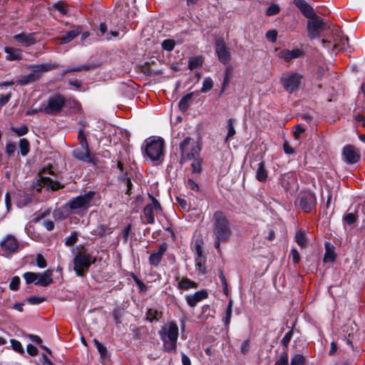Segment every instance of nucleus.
Listing matches in <instances>:
<instances>
[{
  "label": "nucleus",
  "instance_id": "obj_1",
  "mask_svg": "<svg viewBox=\"0 0 365 365\" xmlns=\"http://www.w3.org/2000/svg\"><path fill=\"white\" fill-rule=\"evenodd\" d=\"M212 232L215 237L214 246L220 253V243L228 242L232 235L231 224L226 215L220 210L213 214Z\"/></svg>",
  "mask_w": 365,
  "mask_h": 365
},
{
  "label": "nucleus",
  "instance_id": "obj_2",
  "mask_svg": "<svg viewBox=\"0 0 365 365\" xmlns=\"http://www.w3.org/2000/svg\"><path fill=\"white\" fill-rule=\"evenodd\" d=\"M181 155L180 163L192 160L191 167L192 173L200 174L202 168V160L199 158L200 148L190 137H186L180 144Z\"/></svg>",
  "mask_w": 365,
  "mask_h": 365
},
{
  "label": "nucleus",
  "instance_id": "obj_3",
  "mask_svg": "<svg viewBox=\"0 0 365 365\" xmlns=\"http://www.w3.org/2000/svg\"><path fill=\"white\" fill-rule=\"evenodd\" d=\"M158 335L163 342V348L165 351H176L179 328L175 321H168L161 326L158 331Z\"/></svg>",
  "mask_w": 365,
  "mask_h": 365
},
{
  "label": "nucleus",
  "instance_id": "obj_4",
  "mask_svg": "<svg viewBox=\"0 0 365 365\" xmlns=\"http://www.w3.org/2000/svg\"><path fill=\"white\" fill-rule=\"evenodd\" d=\"M143 150L150 160H160L163 156L164 140L160 138H148L144 143Z\"/></svg>",
  "mask_w": 365,
  "mask_h": 365
},
{
  "label": "nucleus",
  "instance_id": "obj_5",
  "mask_svg": "<svg viewBox=\"0 0 365 365\" xmlns=\"http://www.w3.org/2000/svg\"><path fill=\"white\" fill-rule=\"evenodd\" d=\"M95 259L85 251H80L73 258V269L78 276L83 277L90 266L95 262Z\"/></svg>",
  "mask_w": 365,
  "mask_h": 365
},
{
  "label": "nucleus",
  "instance_id": "obj_6",
  "mask_svg": "<svg viewBox=\"0 0 365 365\" xmlns=\"http://www.w3.org/2000/svg\"><path fill=\"white\" fill-rule=\"evenodd\" d=\"M302 78L298 72L288 71L282 75L280 83L287 92L292 93L299 89Z\"/></svg>",
  "mask_w": 365,
  "mask_h": 365
},
{
  "label": "nucleus",
  "instance_id": "obj_7",
  "mask_svg": "<svg viewBox=\"0 0 365 365\" xmlns=\"http://www.w3.org/2000/svg\"><path fill=\"white\" fill-rule=\"evenodd\" d=\"M329 29L327 24L319 16L314 15V17L309 18L307 22V31L311 38L318 37L321 32Z\"/></svg>",
  "mask_w": 365,
  "mask_h": 365
},
{
  "label": "nucleus",
  "instance_id": "obj_8",
  "mask_svg": "<svg viewBox=\"0 0 365 365\" xmlns=\"http://www.w3.org/2000/svg\"><path fill=\"white\" fill-rule=\"evenodd\" d=\"M66 103L65 98L57 94L48 98L46 106L43 108V111L48 115H56L60 113Z\"/></svg>",
  "mask_w": 365,
  "mask_h": 365
},
{
  "label": "nucleus",
  "instance_id": "obj_9",
  "mask_svg": "<svg viewBox=\"0 0 365 365\" xmlns=\"http://www.w3.org/2000/svg\"><path fill=\"white\" fill-rule=\"evenodd\" d=\"M0 246L2 255L7 257L18 251L19 243L14 235H8L1 241Z\"/></svg>",
  "mask_w": 365,
  "mask_h": 365
},
{
  "label": "nucleus",
  "instance_id": "obj_10",
  "mask_svg": "<svg viewBox=\"0 0 365 365\" xmlns=\"http://www.w3.org/2000/svg\"><path fill=\"white\" fill-rule=\"evenodd\" d=\"M95 192L89 191L83 195H79L69 202V207L72 210L87 209L95 195Z\"/></svg>",
  "mask_w": 365,
  "mask_h": 365
},
{
  "label": "nucleus",
  "instance_id": "obj_11",
  "mask_svg": "<svg viewBox=\"0 0 365 365\" xmlns=\"http://www.w3.org/2000/svg\"><path fill=\"white\" fill-rule=\"evenodd\" d=\"M47 175H53L51 168H45L39 173V182L40 186H46L48 188H51L53 190H58L60 187L59 183L56 181L53 180Z\"/></svg>",
  "mask_w": 365,
  "mask_h": 365
},
{
  "label": "nucleus",
  "instance_id": "obj_12",
  "mask_svg": "<svg viewBox=\"0 0 365 365\" xmlns=\"http://www.w3.org/2000/svg\"><path fill=\"white\" fill-rule=\"evenodd\" d=\"M215 52L218 60L223 64H227L230 61V52L225 42L222 39L215 41Z\"/></svg>",
  "mask_w": 365,
  "mask_h": 365
},
{
  "label": "nucleus",
  "instance_id": "obj_13",
  "mask_svg": "<svg viewBox=\"0 0 365 365\" xmlns=\"http://www.w3.org/2000/svg\"><path fill=\"white\" fill-rule=\"evenodd\" d=\"M152 200V203L147 205L144 210L143 214L146 220V222L148 224H153L155 222L154 212H158L161 210V206L159 202L154 198L152 195H150Z\"/></svg>",
  "mask_w": 365,
  "mask_h": 365
},
{
  "label": "nucleus",
  "instance_id": "obj_14",
  "mask_svg": "<svg viewBox=\"0 0 365 365\" xmlns=\"http://www.w3.org/2000/svg\"><path fill=\"white\" fill-rule=\"evenodd\" d=\"M317 200L315 195L311 192L302 193L299 197V205L305 212H309L316 207Z\"/></svg>",
  "mask_w": 365,
  "mask_h": 365
},
{
  "label": "nucleus",
  "instance_id": "obj_15",
  "mask_svg": "<svg viewBox=\"0 0 365 365\" xmlns=\"http://www.w3.org/2000/svg\"><path fill=\"white\" fill-rule=\"evenodd\" d=\"M168 249V245L163 242L159 245L158 250L153 252L149 257V263L150 265L157 267L161 262L165 252Z\"/></svg>",
  "mask_w": 365,
  "mask_h": 365
},
{
  "label": "nucleus",
  "instance_id": "obj_16",
  "mask_svg": "<svg viewBox=\"0 0 365 365\" xmlns=\"http://www.w3.org/2000/svg\"><path fill=\"white\" fill-rule=\"evenodd\" d=\"M344 160L349 164L356 163L359 158V154L356 151L355 148L351 145L344 147L343 150Z\"/></svg>",
  "mask_w": 365,
  "mask_h": 365
},
{
  "label": "nucleus",
  "instance_id": "obj_17",
  "mask_svg": "<svg viewBox=\"0 0 365 365\" xmlns=\"http://www.w3.org/2000/svg\"><path fill=\"white\" fill-rule=\"evenodd\" d=\"M294 4L307 18L314 17V10L304 0H294Z\"/></svg>",
  "mask_w": 365,
  "mask_h": 365
},
{
  "label": "nucleus",
  "instance_id": "obj_18",
  "mask_svg": "<svg viewBox=\"0 0 365 365\" xmlns=\"http://www.w3.org/2000/svg\"><path fill=\"white\" fill-rule=\"evenodd\" d=\"M207 297V293L205 290L196 292L193 294L187 295L185 297L187 304L194 307L198 302Z\"/></svg>",
  "mask_w": 365,
  "mask_h": 365
},
{
  "label": "nucleus",
  "instance_id": "obj_19",
  "mask_svg": "<svg viewBox=\"0 0 365 365\" xmlns=\"http://www.w3.org/2000/svg\"><path fill=\"white\" fill-rule=\"evenodd\" d=\"M52 273L53 271L50 269H46L43 273H37L38 278L36 281V284L42 287H47L50 284L53 282L52 279Z\"/></svg>",
  "mask_w": 365,
  "mask_h": 365
},
{
  "label": "nucleus",
  "instance_id": "obj_20",
  "mask_svg": "<svg viewBox=\"0 0 365 365\" xmlns=\"http://www.w3.org/2000/svg\"><path fill=\"white\" fill-rule=\"evenodd\" d=\"M73 155L76 159L83 162L91 163L93 161L90 149L77 148L73 150Z\"/></svg>",
  "mask_w": 365,
  "mask_h": 365
},
{
  "label": "nucleus",
  "instance_id": "obj_21",
  "mask_svg": "<svg viewBox=\"0 0 365 365\" xmlns=\"http://www.w3.org/2000/svg\"><path fill=\"white\" fill-rule=\"evenodd\" d=\"M14 38L18 41L23 46H30L35 43L36 39L34 38V34H19L14 36Z\"/></svg>",
  "mask_w": 365,
  "mask_h": 365
},
{
  "label": "nucleus",
  "instance_id": "obj_22",
  "mask_svg": "<svg viewBox=\"0 0 365 365\" xmlns=\"http://www.w3.org/2000/svg\"><path fill=\"white\" fill-rule=\"evenodd\" d=\"M302 52L298 48L292 51L288 49H283L278 53V56L287 61L297 58L302 55Z\"/></svg>",
  "mask_w": 365,
  "mask_h": 365
},
{
  "label": "nucleus",
  "instance_id": "obj_23",
  "mask_svg": "<svg viewBox=\"0 0 365 365\" xmlns=\"http://www.w3.org/2000/svg\"><path fill=\"white\" fill-rule=\"evenodd\" d=\"M4 51L6 53V59L8 61H18L22 58V51L21 49L6 46Z\"/></svg>",
  "mask_w": 365,
  "mask_h": 365
},
{
  "label": "nucleus",
  "instance_id": "obj_24",
  "mask_svg": "<svg viewBox=\"0 0 365 365\" xmlns=\"http://www.w3.org/2000/svg\"><path fill=\"white\" fill-rule=\"evenodd\" d=\"M81 31L80 26H76L73 29L67 31L63 37L58 38L60 43L65 44L71 42L81 33Z\"/></svg>",
  "mask_w": 365,
  "mask_h": 365
},
{
  "label": "nucleus",
  "instance_id": "obj_25",
  "mask_svg": "<svg viewBox=\"0 0 365 365\" xmlns=\"http://www.w3.org/2000/svg\"><path fill=\"white\" fill-rule=\"evenodd\" d=\"M29 68L34 71V73L47 72L57 68V65L55 63H47L42 64H36L30 66Z\"/></svg>",
  "mask_w": 365,
  "mask_h": 365
},
{
  "label": "nucleus",
  "instance_id": "obj_26",
  "mask_svg": "<svg viewBox=\"0 0 365 365\" xmlns=\"http://www.w3.org/2000/svg\"><path fill=\"white\" fill-rule=\"evenodd\" d=\"M113 232V228L106 225H97L91 232L93 235L103 237Z\"/></svg>",
  "mask_w": 365,
  "mask_h": 365
},
{
  "label": "nucleus",
  "instance_id": "obj_27",
  "mask_svg": "<svg viewBox=\"0 0 365 365\" xmlns=\"http://www.w3.org/2000/svg\"><path fill=\"white\" fill-rule=\"evenodd\" d=\"M268 173L265 168L264 163L260 162L257 164L256 170V179L259 182H265L267 179Z\"/></svg>",
  "mask_w": 365,
  "mask_h": 365
},
{
  "label": "nucleus",
  "instance_id": "obj_28",
  "mask_svg": "<svg viewBox=\"0 0 365 365\" xmlns=\"http://www.w3.org/2000/svg\"><path fill=\"white\" fill-rule=\"evenodd\" d=\"M39 78L40 76L38 74H36L34 73V71H32L29 74L24 76L17 80L16 83L20 86H26L29 83L37 81Z\"/></svg>",
  "mask_w": 365,
  "mask_h": 365
},
{
  "label": "nucleus",
  "instance_id": "obj_29",
  "mask_svg": "<svg viewBox=\"0 0 365 365\" xmlns=\"http://www.w3.org/2000/svg\"><path fill=\"white\" fill-rule=\"evenodd\" d=\"M177 280L178 282V287L182 290H187L197 287V284L187 278H182L181 279L178 278Z\"/></svg>",
  "mask_w": 365,
  "mask_h": 365
},
{
  "label": "nucleus",
  "instance_id": "obj_30",
  "mask_svg": "<svg viewBox=\"0 0 365 365\" xmlns=\"http://www.w3.org/2000/svg\"><path fill=\"white\" fill-rule=\"evenodd\" d=\"M325 247L326 252L323 259L324 262L325 263L334 262L336 257L334 247L328 242L326 243Z\"/></svg>",
  "mask_w": 365,
  "mask_h": 365
},
{
  "label": "nucleus",
  "instance_id": "obj_31",
  "mask_svg": "<svg viewBox=\"0 0 365 365\" xmlns=\"http://www.w3.org/2000/svg\"><path fill=\"white\" fill-rule=\"evenodd\" d=\"M20 153L22 156H26L30 151V144L27 139L21 138L19 142Z\"/></svg>",
  "mask_w": 365,
  "mask_h": 365
},
{
  "label": "nucleus",
  "instance_id": "obj_32",
  "mask_svg": "<svg viewBox=\"0 0 365 365\" xmlns=\"http://www.w3.org/2000/svg\"><path fill=\"white\" fill-rule=\"evenodd\" d=\"M146 314L148 320L153 322L154 320L158 321L162 317L163 313L157 309H149Z\"/></svg>",
  "mask_w": 365,
  "mask_h": 365
},
{
  "label": "nucleus",
  "instance_id": "obj_33",
  "mask_svg": "<svg viewBox=\"0 0 365 365\" xmlns=\"http://www.w3.org/2000/svg\"><path fill=\"white\" fill-rule=\"evenodd\" d=\"M192 97V93H188L181 98L178 105L181 110L185 111L188 108Z\"/></svg>",
  "mask_w": 365,
  "mask_h": 365
},
{
  "label": "nucleus",
  "instance_id": "obj_34",
  "mask_svg": "<svg viewBox=\"0 0 365 365\" xmlns=\"http://www.w3.org/2000/svg\"><path fill=\"white\" fill-rule=\"evenodd\" d=\"M202 64V60L200 56H195L189 60L188 68L190 70L199 68Z\"/></svg>",
  "mask_w": 365,
  "mask_h": 365
},
{
  "label": "nucleus",
  "instance_id": "obj_35",
  "mask_svg": "<svg viewBox=\"0 0 365 365\" xmlns=\"http://www.w3.org/2000/svg\"><path fill=\"white\" fill-rule=\"evenodd\" d=\"M78 140L79 144L83 149H89L88 144L86 135L83 130L81 129L78 130Z\"/></svg>",
  "mask_w": 365,
  "mask_h": 365
},
{
  "label": "nucleus",
  "instance_id": "obj_36",
  "mask_svg": "<svg viewBox=\"0 0 365 365\" xmlns=\"http://www.w3.org/2000/svg\"><path fill=\"white\" fill-rule=\"evenodd\" d=\"M23 277L25 279L26 284L34 283L36 284L38 274L35 272H27L24 274Z\"/></svg>",
  "mask_w": 365,
  "mask_h": 365
},
{
  "label": "nucleus",
  "instance_id": "obj_37",
  "mask_svg": "<svg viewBox=\"0 0 365 365\" xmlns=\"http://www.w3.org/2000/svg\"><path fill=\"white\" fill-rule=\"evenodd\" d=\"M11 130L14 132L18 136H23L28 133L29 128L26 125H21L19 127H11Z\"/></svg>",
  "mask_w": 365,
  "mask_h": 365
},
{
  "label": "nucleus",
  "instance_id": "obj_38",
  "mask_svg": "<svg viewBox=\"0 0 365 365\" xmlns=\"http://www.w3.org/2000/svg\"><path fill=\"white\" fill-rule=\"evenodd\" d=\"M213 86V81L211 78L206 77L202 82V86L201 88L202 93H206L211 90Z\"/></svg>",
  "mask_w": 365,
  "mask_h": 365
},
{
  "label": "nucleus",
  "instance_id": "obj_39",
  "mask_svg": "<svg viewBox=\"0 0 365 365\" xmlns=\"http://www.w3.org/2000/svg\"><path fill=\"white\" fill-rule=\"evenodd\" d=\"M227 134L225 138L226 142L230 140V138H231L233 135H235V130L233 126V119L232 118H230L227 120Z\"/></svg>",
  "mask_w": 365,
  "mask_h": 365
},
{
  "label": "nucleus",
  "instance_id": "obj_40",
  "mask_svg": "<svg viewBox=\"0 0 365 365\" xmlns=\"http://www.w3.org/2000/svg\"><path fill=\"white\" fill-rule=\"evenodd\" d=\"M295 240H296L297 243L300 247H304L307 243L305 234L304 232L300 231V230L297 232V233L295 235Z\"/></svg>",
  "mask_w": 365,
  "mask_h": 365
},
{
  "label": "nucleus",
  "instance_id": "obj_41",
  "mask_svg": "<svg viewBox=\"0 0 365 365\" xmlns=\"http://www.w3.org/2000/svg\"><path fill=\"white\" fill-rule=\"evenodd\" d=\"M78 236V235L77 232H72L71 235L67 238H66L65 245L68 247L72 246L77 242Z\"/></svg>",
  "mask_w": 365,
  "mask_h": 365
},
{
  "label": "nucleus",
  "instance_id": "obj_42",
  "mask_svg": "<svg viewBox=\"0 0 365 365\" xmlns=\"http://www.w3.org/2000/svg\"><path fill=\"white\" fill-rule=\"evenodd\" d=\"M232 302L230 301L227 305V310L225 312V317L223 318L224 323L225 326H228L230 323V319L232 317Z\"/></svg>",
  "mask_w": 365,
  "mask_h": 365
},
{
  "label": "nucleus",
  "instance_id": "obj_43",
  "mask_svg": "<svg viewBox=\"0 0 365 365\" xmlns=\"http://www.w3.org/2000/svg\"><path fill=\"white\" fill-rule=\"evenodd\" d=\"M305 358L302 354H296L291 359L290 365H304Z\"/></svg>",
  "mask_w": 365,
  "mask_h": 365
},
{
  "label": "nucleus",
  "instance_id": "obj_44",
  "mask_svg": "<svg viewBox=\"0 0 365 365\" xmlns=\"http://www.w3.org/2000/svg\"><path fill=\"white\" fill-rule=\"evenodd\" d=\"M175 43L173 39H165L162 43V47L168 51H172L175 47Z\"/></svg>",
  "mask_w": 365,
  "mask_h": 365
},
{
  "label": "nucleus",
  "instance_id": "obj_45",
  "mask_svg": "<svg viewBox=\"0 0 365 365\" xmlns=\"http://www.w3.org/2000/svg\"><path fill=\"white\" fill-rule=\"evenodd\" d=\"M11 345L14 350L20 354H24V350L20 341L16 339H11Z\"/></svg>",
  "mask_w": 365,
  "mask_h": 365
},
{
  "label": "nucleus",
  "instance_id": "obj_46",
  "mask_svg": "<svg viewBox=\"0 0 365 365\" xmlns=\"http://www.w3.org/2000/svg\"><path fill=\"white\" fill-rule=\"evenodd\" d=\"M279 12V7L278 5L272 4H271L266 11L267 16H273Z\"/></svg>",
  "mask_w": 365,
  "mask_h": 365
},
{
  "label": "nucleus",
  "instance_id": "obj_47",
  "mask_svg": "<svg viewBox=\"0 0 365 365\" xmlns=\"http://www.w3.org/2000/svg\"><path fill=\"white\" fill-rule=\"evenodd\" d=\"M20 278L17 276L14 277L9 284V288L11 290L16 291L19 289Z\"/></svg>",
  "mask_w": 365,
  "mask_h": 365
},
{
  "label": "nucleus",
  "instance_id": "obj_48",
  "mask_svg": "<svg viewBox=\"0 0 365 365\" xmlns=\"http://www.w3.org/2000/svg\"><path fill=\"white\" fill-rule=\"evenodd\" d=\"M94 342V344H95V346L96 348L98 349V352L100 353V354L102 356H106V353H107V349L106 348L101 344L100 343L98 340L96 339H94L93 341Z\"/></svg>",
  "mask_w": 365,
  "mask_h": 365
},
{
  "label": "nucleus",
  "instance_id": "obj_49",
  "mask_svg": "<svg viewBox=\"0 0 365 365\" xmlns=\"http://www.w3.org/2000/svg\"><path fill=\"white\" fill-rule=\"evenodd\" d=\"M16 145L14 143H7L6 145V153L9 156H11L16 151Z\"/></svg>",
  "mask_w": 365,
  "mask_h": 365
},
{
  "label": "nucleus",
  "instance_id": "obj_50",
  "mask_svg": "<svg viewBox=\"0 0 365 365\" xmlns=\"http://www.w3.org/2000/svg\"><path fill=\"white\" fill-rule=\"evenodd\" d=\"M277 365H288V354L287 352L281 354L279 359L277 361Z\"/></svg>",
  "mask_w": 365,
  "mask_h": 365
},
{
  "label": "nucleus",
  "instance_id": "obj_51",
  "mask_svg": "<svg viewBox=\"0 0 365 365\" xmlns=\"http://www.w3.org/2000/svg\"><path fill=\"white\" fill-rule=\"evenodd\" d=\"M36 264L39 268H45L47 263L43 255L38 254L36 256Z\"/></svg>",
  "mask_w": 365,
  "mask_h": 365
},
{
  "label": "nucleus",
  "instance_id": "obj_52",
  "mask_svg": "<svg viewBox=\"0 0 365 365\" xmlns=\"http://www.w3.org/2000/svg\"><path fill=\"white\" fill-rule=\"evenodd\" d=\"M292 337V331L290 330L288 332H287L285 334V335L284 336V337L282 338V341H281L282 344L284 346H287Z\"/></svg>",
  "mask_w": 365,
  "mask_h": 365
},
{
  "label": "nucleus",
  "instance_id": "obj_53",
  "mask_svg": "<svg viewBox=\"0 0 365 365\" xmlns=\"http://www.w3.org/2000/svg\"><path fill=\"white\" fill-rule=\"evenodd\" d=\"M250 341L249 339H247L243 341L242 344L240 351L242 354H247L250 350Z\"/></svg>",
  "mask_w": 365,
  "mask_h": 365
},
{
  "label": "nucleus",
  "instance_id": "obj_54",
  "mask_svg": "<svg viewBox=\"0 0 365 365\" xmlns=\"http://www.w3.org/2000/svg\"><path fill=\"white\" fill-rule=\"evenodd\" d=\"M88 68H89V66H75V67H72V68H68V69L66 70L65 71H63V74H66V73H70V72H76V71H83V70H88Z\"/></svg>",
  "mask_w": 365,
  "mask_h": 365
},
{
  "label": "nucleus",
  "instance_id": "obj_55",
  "mask_svg": "<svg viewBox=\"0 0 365 365\" xmlns=\"http://www.w3.org/2000/svg\"><path fill=\"white\" fill-rule=\"evenodd\" d=\"M53 7L61 12L63 15H66L68 12V10L63 6L61 2H57L53 4Z\"/></svg>",
  "mask_w": 365,
  "mask_h": 365
},
{
  "label": "nucleus",
  "instance_id": "obj_56",
  "mask_svg": "<svg viewBox=\"0 0 365 365\" xmlns=\"http://www.w3.org/2000/svg\"><path fill=\"white\" fill-rule=\"evenodd\" d=\"M290 255L292 257V261L294 263L299 262V261L300 259V257H299V252H297V250L295 248H293L291 250Z\"/></svg>",
  "mask_w": 365,
  "mask_h": 365
},
{
  "label": "nucleus",
  "instance_id": "obj_57",
  "mask_svg": "<svg viewBox=\"0 0 365 365\" xmlns=\"http://www.w3.org/2000/svg\"><path fill=\"white\" fill-rule=\"evenodd\" d=\"M277 33L274 30L268 31L266 34V37L272 42H274L277 39Z\"/></svg>",
  "mask_w": 365,
  "mask_h": 365
},
{
  "label": "nucleus",
  "instance_id": "obj_58",
  "mask_svg": "<svg viewBox=\"0 0 365 365\" xmlns=\"http://www.w3.org/2000/svg\"><path fill=\"white\" fill-rule=\"evenodd\" d=\"M44 301V299L42 298V297H30L29 298H28V302L31 304H38L41 302H43Z\"/></svg>",
  "mask_w": 365,
  "mask_h": 365
},
{
  "label": "nucleus",
  "instance_id": "obj_59",
  "mask_svg": "<svg viewBox=\"0 0 365 365\" xmlns=\"http://www.w3.org/2000/svg\"><path fill=\"white\" fill-rule=\"evenodd\" d=\"M356 220V217L354 213H348L344 217V220L349 224H353Z\"/></svg>",
  "mask_w": 365,
  "mask_h": 365
},
{
  "label": "nucleus",
  "instance_id": "obj_60",
  "mask_svg": "<svg viewBox=\"0 0 365 365\" xmlns=\"http://www.w3.org/2000/svg\"><path fill=\"white\" fill-rule=\"evenodd\" d=\"M134 281L141 292L146 291L147 287H146L145 284L140 279H139L137 277H134Z\"/></svg>",
  "mask_w": 365,
  "mask_h": 365
},
{
  "label": "nucleus",
  "instance_id": "obj_61",
  "mask_svg": "<svg viewBox=\"0 0 365 365\" xmlns=\"http://www.w3.org/2000/svg\"><path fill=\"white\" fill-rule=\"evenodd\" d=\"M26 350H27V352L31 356H35L38 353V350H37L36 347L34 346V345L31 344L27 346Z\"/></svg>",
  "mask_w": 365,
  "mask_h": 365
},
{
  "label": "nucleus",
  "instance_id": "obj_62",
  "mask_svg": "<svg viewBox=\"0 0 365 365\" xmlns=\"http://www.w3.org/2000/svg\"><path fill=\"white\" fill-rule=\"evenodd\" d=\"M11 98V93H8L6 95H2L0 96V106H3L6 103L9 102Z\"/></svg>",
  "mask_w": 365,
  "mask_h": 365
},
{
  "label": "nucleus",
  "instance_id": "obj_63",
  "mask_svg": "<svg viewBox=\"0 0 365 365\" xmlns=\"http://www.w3.org/2000/svg\"><path fill=\"white\" fill-rule=\"evenodd\" d=\"M187 185L188 187L192 190H198V185L192 179H188Z\"/></svg>",
  "mask_w": 365,
  "mask_h": 365
},
{
  "label": "nucleus",
  "instance_id": "obj_64",
  "mask_svg": "<svg viewBox=\"0 0 365 365\" xmlns=\"http://www.w3.org/2000/svg\"><path fill=\"white\" fill-rule=\"evenodd\" d=\"M43 225L48 231H51L54 228V223L51 220H45Z\"/></svg>",
  "mask_w": 365,
  "mask_h": 365
}]
</instances>
